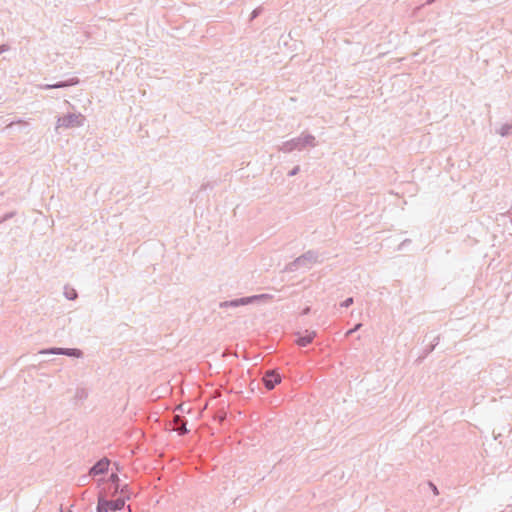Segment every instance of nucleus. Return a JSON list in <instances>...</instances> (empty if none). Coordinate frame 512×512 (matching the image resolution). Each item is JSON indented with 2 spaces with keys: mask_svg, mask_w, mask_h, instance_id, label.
Returning a JSON list of instances; mask_svg holds the SVG:
<instances>
[{
  "mask_svg": "<svg viewBox=\"0 0 512 512\" xmlns=\"http://www.w3.org/2000/svg\"><path fill=\"white\" fill-rule=\"evenodd\" d=\"M88 397V392L84 388H78L75 393V398L84 400Z\"/></svg>",
  "mask_w": 512,
  "mask_h": 512,
  "instance_id": "17",
  "label": "nucleus"
},
{
  "mask_svg": "<svg viewBox=\"0 0 512 512\" xmlns=\"http://www.w3.org/2000/svg\"><path fill=\"white\" fill-rule=\"evenodd\" d=\"M428 485L431 488V490L434 493V495H438L439 494V490H438L437 486L434 483L429 481Z\"/></svg>",
  "mask_w": 512,
  "mask_h": 512,
  "instance_id": "25",
  "label": "nucleus"
},
{
  "mask_svg": "<svg viewBox=\"0 0 512 512\" xmlns=\"http://www.w3.org/2000/svg\"><path fill=\"white\" fill-rule=\"evenodd\" d=\"M109 465H110V461L108 458L104 457L102 459H100L99 461H97L90 469H89V473L90 475H92L93 477L94 476H97V475H102L104 473H106L109 469Z\"/></svg>",
  "mask_w": 512,
  "mask_h": 512,
  "instance_id": "9",
  "label": "nucleus"
},
{
  "mask_svg": "<svg viewBox=\"0 0 512 512\" xmlns=\"http://www.w3.org/2000/svg\"><path fill=\"white\" fill-rule=\"evenodd\" d=\"M353 303H354V298L353 297H348L347 299H345L343 302L340 303V306L344 307V308H348Z\"/></svg>",
  "mask_w": 512,
  "mask_h": 512,
  "instance_id": "18",
  "label": "nucleus"
},
{
  "mask_svg": "<svg viewBox=\"0 0 512 512\" xmlns=\"http://www.w3.org/2000/svg\"><path fill=\"white\" fill-rule=\"evenodd\" d=\"M510 214H512V207H511V211H510Z\"/></svg>",
  "mask_w": 512,
  "mask_h": 512,
  "instance_id": "33",
  "label": "nucleus"
},
{
  "mask_svg": "<svg viewBox=\"0 0 512 512\" xmlns=\"http://www.w3.org/2000/svg\"><path fill=\"white\" fill-rule=\"evenodd\" d=\"M361 326H362V324H361V323L356 324L353 328L349 329V330L346 332L345 336H346V337H348V336L352 335L354 332H356L357 330H359Z\"/></svg>",
  "mask_w": 512,
  "mask_h": 512,
  "instance_id": "22",
  "label": "nucleus"
},
{
  "mask_svg": "<svg viewBox=\"0 0 512 512\" xmlns=\"http://www.w3.org/2000/svg\"><path fill=\"white\" fill-rule=\"evenodd\" d=\"M299 171H300V167L295 166L291 171L288 172V176L289 177L295 176L296 174H298Z\"/></svg>",
  "mask_w": 512,
  "mask_h": 512,
  "instance_id": "26",
  "label": "nucleus"
},
{
  "mask_svg": "<svg viewBox=\"0 0 512 512\" xmlns=\"http://www.w3.org/2000/svg\"><path fill=\"white\" fill-rule=\"evenodd\" d=\"M13 215H14V213H12V212L5 214L4 217L0 220V223L6 221L9 218H11Z\"/></svg>",
  "mask_w": 512,
  "mask_h": 512,
  "instance_id": "27",
  "label": "nucleus"
},
{
  "mask_svg": "<svg viewBox=\"0 0 512 512\" xmlns=\"http://www.w3.org/2000/svg\"><path fill=\"white\" fill-rule=\"evenodd\" d=\"M101 483L120 484V478L116 473L112 472L107 481L103 479L98 480V486H100Z\"/></svg>",
  "mask_w": 512,
  "mask_h": 512,
  "instance_id": "14",
  "label": "nucleus"
},
{
  "mask_svg": "<svg viewBox=\"0 0 512 512\" xmlns=\"http://www.w3.org/2000/svg\"><path fill=\"white\" fill-rule=\"evenodd\" d=\"M251 297H256L255 302L263 300V299H270L271 296L268 294H260V295H252Z\"/></svg>",
  "mask_w": 512,
  "mask_h": 512,
  "instance_id": "23",
  "label": "nucleus"
},
{
  "mask_svg": "<svg viewBox=\"0 0 512 512\" xmlns=\"http://www.w3.org/2000/svg\"><path fill=\"white\" fill-rule=\"evenodd\" d=\"M105 486L101 488L99 492H104L107 494V497H114L117 494H119V485L120 484H110V483H103Z\"/></svg>",
  "mask_w": 512,
  "mask_h": 512,
  "instance_id": "12",
  "label": "nucleus"
},
{
  "mask_svg": "<svg viewBox=\"0 0 512 512\" xmlns=\"http://www.w3.org/2000/svg\"><path fill=\"white\" fill-rule=\"evenodd\" d=\"M5 51L4 46H0V54Z\"/></svg>",
  "mask_w": 512,
  "mask_h": 512,
  "instance_id": "31",
  "label": "nucleus"
},
{
  "mask_svg": "<svg viewBox=\"0 0 512 512\" xmlns=\"http://www.w3.org/2000/svg\"><path fill=\"white\" fill-rule=\"evenodd\" d=\"M315 337H316L315 331L306 330L304 335L297 333V338H296L295 342L300 347H306L314 340Z\"/></svg>",
  "mask_w": 512,
  "mask_h": 512,
  "instance_id": "10",
  "label": "nucleus"
},
{
  "mask_svg": "<svg viewBox=\"0 0 512 512\" xmlns=\"http://www.w3.org/2000/svg\"><path fill=\"white\" fill-rule=\"evenodd\" d=\"M93 477L92 475H90V473L86 474V475H82L80 478H79V483L81 485H85L87 484L89 481H90V478Z\"/></svg>",
  "mask_w": 512,
  "mask_h": 512,
  "instance_id": "19",
  "label": "nucleus"
},
{
  "mask_svg": "<svg viewBox=\"0 0 512 512\" xmlns=\"http://www.w3.org/2000/svg\"><path fill=\"white\" fill-rule=\"evenodd\" d=\"M83 117L81 114L68 113L62 117L57 119L56 128L64 127V128H74L82 126Z\"/></svg>",
  "mask_w": 512,
  "mask_h": 512,
  "instance_id": "4",
  "label": "nucleus"
},
{
  "mask_svg": "<svg viewBox=\"0 0 512 512\" xmlns=\"http://www.w3.org/2000/svg\"><path fill=\"white\" fill-rule=\"evenodd\" d=\"M256 297H242L237 299H232L228 301H223L219 304L220 308H237L239 306L252 304L255 302Z\"/></svg>",
  "mask_w": 512,
  "mask_h": 512,
  "instance_id": "7",
  "label": "nucleus"
},
{
  "mask_svg": "<svg viewBox=\"0 0 512 512\" xmlns=\"http://www.w3.org/2000/svg\"><path fill=\"white\" fill-rule=\"evenodd\" d=\"M262 381L267 390H272L277 384L281 382V376L275 370H268L264 374Z\"/></svg>",
  "mask_w": 512,
  "mask_h": 512,
  "instance_id": "6",
  "label": "nucleus"
},
{
  "mask_svg": "<svg viewBox=\"0 0 512 512\" xmlns=\"http://www.w3.org/2000/svg\"><path fill=\"white\" fill-rule=\"evenodd\" d=\"M498 133L502 136V137H506V136H509L512 134V124H503Z\"/></svg>",
  "mask_w": 512,
  "mask_h": 512,
  "instance_id": "15",
  "label": "nucleus"
},
{
  "mask_svg": "<svg viewBox=\"0 0 512 512\" xmlns=\"http://www.w3.org/2000/svg\"><path fill=\"white\" fill-rule=\"evenodd\" d=\"M39 354L65 355L68 357H75V358H81L83 356L82 350H80L78 348H58V347L42 349L39 351Z\"/></svg>",
  "mask_w": 512,
  "mask_h": 512,
  "instance_id": "5",
  "label": "nucleus"
},
{
  "mask_svg": "<svg viewBox=\"0 0 512 512\" xmlns=\"http://www.w3.org/2000/svg\"><path fill=\"white\" fill-rule=\"evenodd\" d=\"M79 82H80V80L77 77H72L67 80L58 81L53 84L40 85V88L44 89V90L67 88V87L75 86V85L79 84Z\"/></svg>",
  "mask_w": 512,
  "mask_h": 512,
  "instance_id": "8",
  "label": "nucleus"
},
{
  "mask_svg": "<svg viewBox=\"0 0 512 512\" xmlns=\"http://www.w3.org/2000/svg\"><path fill=\"white\" fill-rule=\"evenodd\" d=\"M439 339H440V336H439V335H438V336H436V337L434 338V340H433V341H434L435 343H434V344H431V345L428 347V349L426 350V355H427V354H429L430 352H432V351L435 349V346L438 344Z\"/></svg>",
  "mask_w": 512,
  "mask_h": 512,
  "instance_id": "20",
  "label": "nucleus"
},
{
  "mask_svg": "<svg viewBox=\"0 0 512 512\" xmlns=\"http://www.w3.org/2000/svg\"><path fill=\"white\" fill-rule=\"evenodd\" d=\"M60 511L61 512H72L71 510L64 511V509L62 507H61Z\"/></svg>",
  "mask_w": 512,
  "mask_h": 512,
  "instance_id": "32",
  "label": "nucleus"
},
{
  "mask_svg": "<svg viewBox=\"0 0 512 512\" xmlns=\"http://www.w3.org/2000/svg\"><path fill=\"white\" fill-rule=\"evenodd\" d=\"M64 295L68 300H75L78 297L77 291L68 287H65Z\"/></svg>",
  "mask_w": 512,
  "mask_h": 512,
  "instance_id": "16",
  "label": "nucleus"
},
{
  "mask_svg": "<svg viewBox=\"0 0 512 512\" xmlns=\"http://www.w3.org/2000/svg\"><path fill=\"white\" fill-rule=\"evenodd\" d=\"M310 310H311V308H310V307H305V308L303 309V311H302V315H307V314H309V313H310Z\"/></svg>",
  "mask_w": 512,
  "mask_h": 512,
  "instance_id": "29",
  "label": "nucleus"
},
{
  "mask_svg": "<svg viewBox=\"0 0 512 512\" xmlns=\"http://www.w3.org/2000/svg\"><path fill=\"white\" fill-rule=\"evenodd\" d=\"M96 510H97V512H107V509L104 508L103 504H101L100 507L97 506Z\"/></svg>",
  "mask_w": 512,
  "mask_h": 512,
  "instance_id": "28",
  "label": "nucleus"
},
{
  "mask_svg": "<svg viewBox=\"0 0 512 512\" xmlns=\"http://www.w3.org/2000/svg\"><path fill=\"white\" fill-rule=\"evenodd\" d=\"M186 426L187 420L184 417L179 415L174 417V430L177 431L179 435H184L189 432Z\"/></svg>",
  "mask_w": 512,
  "mask_h": 512,
  "instance_id": "11",
  "label": "nucleus"
},
{
  "mask_svg": "<svg viewBox=\"0 0 512 512\" xmlns=\"http://www.w3.org/2000/svg\"><path fill=\"white\" fill-rule=\"evenodd\" d=\"M439 339H440V336H439V335H438V336H436V337L434 338V340H433V341H434L435 343H434V344H431V345L428 347V349L426 350V355H427V354H429L430 352H432V351L435 349V346L438 344Z\"/></svg>",
  "mask_w": 512,
  "mask_h": 512,
  "instance_id": "21",
  "label": "nucleus"
},
{
  "mask_svg": "<svg viewBox=\"0 0 512 512\" xmlns=\"http://www.w3.org/2000/svg\"><path fill=\"white\" fill-rule=\"evenodd\" d=\"M407 242H410V241H409L408 239L403 240V242L400 244V247H399V248H401L402 246H404Z\"/></svg>",
  "mask_w": 512,
  "mask_h": 512,
  "instance_id": "30",
  "label": "nucleus"
},
{
  "mask_svg": "<svg viewBox=\"0 0 512 512\" xmlns=\"http://www.w3.org/2000/svg\"><path fill=\"white\" fill-rule=\"evenodd\" d=\"M319 262V254L317 251L308 250L285 267L287 272H295L300 267L310 268L312 264Z\"/></svg>",
  "mask_w": 512,
  "mask_h": 512,
  "instance_id": "2",
  "label": "nucleus"
},
{
  "mask_svg": "<svg viewBox=\"0 0 512 512\" xmlns=\"http://www.w3.org/2000/svg\"><path fill=\"white\" fill-rule=\"evenodd\" d=\"M101 504L104 505V508L107 509V512L110 511H119L125 506V498H117L115 500H109L107 494L104 492L98 493V503L97 506L100 507Z\"/></svg>",
  "mask_w": 512,
  "mask_h": 512,
  "instance_id": "3",
  "label": "nucleus"
},
{
  "mask_svg": "<svg viewBox=\"0 0 512 512\" xmlns=\"http://www.w3.org/2000/svg\"><path fill=\"white\" fill-rule=\"evenodd\" d=\"M120 498H125V502L131 499V492L128 484L119 485Z\"/></svg>",
  "mask_w": 512,
  "mask_h": 512,
  "instance_id": "13",
  "label": "nucleus"
},
{
  "mask_svg": "<svg viewBox=\"0 0 512 512\" xmlns=\"http://www.w3.org/2000/svg\"><path fill=\"white\" fill-rule=\"evenodd\" d=\"M261 13V8H256L251 13V20L257 18Z\"/></svg>",
  "mask_w": 512,
  "mask_h": 512,
  "instance_id": "24",
  "label": "nucleus"
},
{
  "mask_svg": "<svg viewBox=\"0 0 512 512\" xmlns=\"http://www.w3.org/2000/svg\"><path fill=\"white\" fill-rule=\"evenodd\" d=\"M315 147L316 139L311 134L301 135L299 137L293 138L289 141L284 142L280 150L284 153H290L293 150H303L306 147Z\"/></svg>",
  "mask_w": 512,
  "mask_h": 512,
  "instance_id": "1",
  "label": "nucleus"
}]
</instances>
